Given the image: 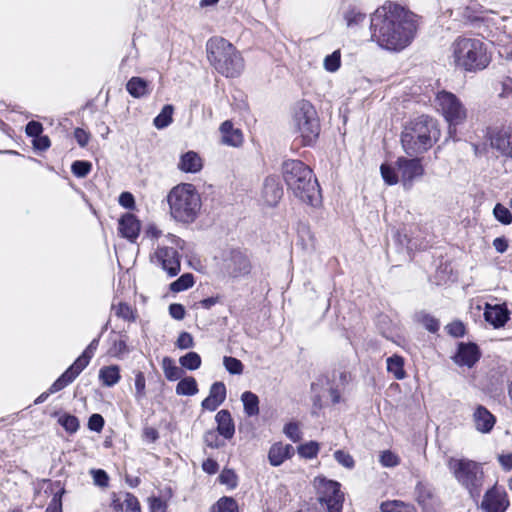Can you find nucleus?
Returning <instances> with one entry per match:
<instances>
[{
  "mask_svg": "<svg viewBox=\"0 0 512 512\" xmlns=\"http://www.w3.org/2000/svg\"><path fill=\"white\" fill-rule=\"evenodd\" d=\"M104 418L100 414H92L88 420V428L95 432H100L104 427Z\"/></svg>",
  "mask_w": 512,
  "mask_h": 512,
  "instance_id": "e2e57ef3",
  "label": "nucleus"
},
{
  "mask_svg": "<svg viewBox=\"0 0 512 512\" xmlns=\"http://www.w3.org/2000/svg\"><path fill=\"white\" fill-rule=\"evenodd\" d=\"M25 131L28 136L35 138L42 134L43 126L38 121H30L26 125Z\"/></svg>",
  "mask_w": 512,
  "mask_h": 512,
  "instance_id": "69168bd1",
  "label": "nucleus"
},
{
  "mask_svg": "<svg viewBox=\"0 0 512 512\" xmlns=\"http://www.w3.org/2000/svg\"><path fill=\"white\" fill-rule=\"evenodd\" d=\"M447 467L457 483L468 491L471 497L480 496L484 483L482 464L468 458L450 457Z\"/></svg>",
  "mask_w": 512,
  "mask_h": 512,
  "instance_id": "0eeeda50",
  "label": "nucleus"
},
{
  "mask_svg": "<svg viewBox=\"0 0 512 512\" xmlns=\"http://www.w3.org/2000/svg\"><path fill=\"white\" fill-rule=\"evenodd\" d=\"M416 501L421 506L423 512H435L437 498L431 485L418 482L415 488Z\"/></svg>",
  "mask_w": 512,
  "mask_h": 512,
  "instance_id": "a211bd4d",
  "label": "nucleus"
},
{
  "mask_svg": "<svg viewBox=\"0 0 512 512\" xmlns=\"http://www.w3.org/2000/svg\"><path fill=\"white\" fill-rule=\"evenodd\" d=\"M180 364L188 370H196L201 366V357L196 352H188L179 359Z\"/></svg>",
  "mask_w": 512,
  "mask_h": 512,
  "instance_id": "4c0bfd02",
  "label": "nucleus"
},
{
  "mask_svg": "<svg viewBox=\"0 0 512 512\" xmlns=\"http://www.w3.org/2000/svg\"><path fill=\"white\" fill-rule=\"evenodd\" d=\"M90 360L89 356L81 354L66 371L68 373H72L71 376L76 379V377L88 366Z\"/></svg>",
  "mask_w": 512,
  "mask_h": 512,
  "instance_id": "37998d69",
  "label": "nucleus"
},
{
  "mask_svg": "<svg viewBox=\"0 0 512 512\" xmlns=\"http://www.w3.org/2000/svg\"><path fill=\"white\" fill-rule=\"evenodd\" d=\"M58 422L68 433H75L79 429V420L74 415L64 414L59 417Z\"/></svg>",
  "mask_w": 512,
  "mask_h": 512,
  "instance_id": "a19ab883",
  "label": "nucleus"
},
{
  "mask_svg": "<svg viewBox=\"0 0 512 512\" xmlns=\"http://www.w3.org/2000/svg\"><path fill=\"white\" fill-rule=\"evenodd\" d=\"M434 105L448 123L449 137L455 139L457 126L467 118V109L455 94L445 90L436 94Z\"/></svg>",
  "mask_w": 512,
  "mask_h": 512,
  "instance_id": "6e6552de",
  "label": "nucleus"
},
{
  "mask_svg": "<svg viewBox=\"0 0 512 512\" xmlns=\"http://www.w3.org/2000/svg\"><path fill=\"white\" fill-rule=\"evenodd\" d=\"M319 451V444L315 441H310L298 447V453L301 457L312 459L316 457Z\"/></svg>",
  "mask_w": 512,
  "mask_h": 512,
  "instance_id": "de8ad7c7",
  "label": "nucleus"
},
{
  "mask_svg": "<svg viewBox=\"0 0 512 512\" xmlns=\"http://www.w3.org/2000/svg\"><path fill=\"white\" fill-rule=\"evenodd\" d=\"M294 452V448L290 444H283L281 442L275 443L270 447L268 459L272 466L281 465L286 459H289Z\"/></svg>",
  "mask_w": 512,
  "mask_h": 512,
  "instance_id": "5701e85b",
  "label": "nucleus"
},
{
  "mask_svg": "<svg viewBox=\"0 0 512 512\" xmlns=\"http://www.w3.org/2000/svg\"><path fill=\"white\" fill-rule=\"evenodd\" d=\"M480 351L474 343H459L457 353L453 357L454 362L459 366L471 368L480 358Z\"/></svg>",
  "mask_w": 512,
  "mask_h": 512,
  "instance_id": "dca6fc26",
  "label": "nucleus"
},
{
  "mask_svg": "<svg viewBox=\"0 0 512 512\" xmlns=\"http://www.w3.org/2000/svg\"><path fill=\"white\" fill-rule=\"evenodd\" d=\"M283 196V188L279 183L277 177L269 176L265 179L263 188H262V200L263 202L270 206H276L280 199Z\"/></svg>",
  "mask_w": 512,
  "mask_h": 512,
  "instance_id": "f3484780",
  "label": "nucleus"
},
{
  "mask_svg": "<svg viewBox=\"0 0 512 512\" xmlns=\"http://www.w3.org/2000/svg\"><path fill=\"white\" fill-rule=\"evenodd\" d=\"M176 346L179 349H189L194 346V340L190 333L188 332H182L178 336V339L176 341Z\"/></svg>",
  "mask_w": 512,
  "mask_h": 512,
  "instance_id": "680f3d73",
  "label": "nucleus"
},
{
  "mask_svg": "<svg viewBox=\"0 0 512 512\" xmlns=\"http://www.w3.org/2000/svg\"><path fill=\"white\" fill-rule=\"evenodd\" d=\"M50 145L51 142L48 136L40 134L33 139V147L36 150L45 151L50 147Z\"/></svg>",
  "mask_w": 512,
  "mask_h": 512,
  "instance_id": "338daca9",
  "label": "nucleus"
},
{
  "mask_svg": "<svg viewBox=\"0 0 512 512\" xmlns=\"http://www.w3.org/2000/svg\"><path fill=\"white\" fill-rule=\"evenodd\" d=\"M493 214L495 218L504 225H509L512 223V214L510 210L500 203L495 205Z\"/></svg>",
  "mask_w": 512,
  "mask_h": 512,
  "instance_id": "49530a36",
  "label": "nucleus"
},
{
  "mask_svg": "<svg viewBox=\"0 0 512 512\" xmlns=\"http://www.w3.org/2000/svg\"><path fill=\"white\" fill-rule=\"evenodd\" d=\"M383 180L388 185H395L399 181V177L395 170L387 164H382L380 167Z\"/></svg>",
  "mask_w": 512,
  "mask_h": 512,
  "instance_id": "3c124183",
  "label": "nucleus"
},
{
  "mask_svg": "<svg viewBox=\"0 0 512 512\" xmlns=\"http://www.w3.org/2000/svg\"><path fill=\"white\" fill-rule=\"evenodd\" d=\"M91 474L95 485L99 487H107L109 482L108 474L102 469H92Z\"/></svg>",
  "mask_w": 512,
  "mask_h": 512,
  "instance_id": "052dcab7",
  "label": "nucleus"
},
{
  "mask_svg": "<svg viewBox=\"0 0 512 512\" xmlns=\"http://www.w3.org/2000/svg\"><path fill=\"white\" fill-rule=\"evenodd\" d=\"M169 212L177 222L189 224L196 220L202 207L201 196L190 183H180L167 195Z\"/></svg>",
  "mask_w": 512,
  "mask_h": 512,
  "instance_id": "7ed1b4c3",
  "label": "nucleus"
},
{
  "mask_svg": "<svg viewBox=\"0 0 512 512\" xmlns=\"http://www.w3.org/2000/svg\"><path fill=\"white\" fill-rule=\"evenodd\" d=\"M210 64L225 77H238L244 70V60L239 51L222 37H213L206 44Z\"/></svg>",
  "mask_w": 512,
  "mask_h": 512,
  "instance_id": "20e7f679",
  "label": "nucleus"
},
{
  "mask_svg": "<svg viewBox=\"0 0 512 512\" xmlns=\"http://www.w3.org/2000/svg\"><path fill=\"white\" fill-rule=\"evenodd\" d=\"M318 500L325 506L328 512H341L344 501V494L340 490V484L325 478H316Z\"/></svg>",
  "mask_w": 512,
  "mask_h": 512,
  "instance_id": "9d476101",
  "label": "nucleus"
},
{
  "mask_svg": "<svg viewBox=\"0 0 512 512\" xmlns=\"http://www.w3.org/2000/svg\"><path fill=\"white\" fill-rule=\"evenodd\" d=\"M366 15L356 9H350L345 12L344 19L349 28L356 27L365 21Z\"/></svg>",
  "mask_w": 512,
  "mask_h": 512,
  "instance_id": "ea45409f",
  "label": "nucleus"
},
{
  "mask_svg": "<svg viewBox=\"0 0 512 512\" xmlns=\"http://www.w3.org/2000/svg\"><path fill=\"white\" fill-rule=\"evenodd\" d=\"M472 423L479 433L489 434L496 424V417L485 406L477 405L472 414Z\"/></svg>",
  "mask_w": 512,
  "mask_h": 512,
  "instance_id": "2eb2a0df",
  "label": "nucleus"
},
{
  "mask_svg": "<svg viewBox=\"0 0 512 512\" xmlns=\"http://www.w3.org/2000/svg\"><path fill=\"white\" fill-rule=\"evenodd\" d=\"M226 399V386L223 382L211 385L209 395L202 401L203 409L215 411Z\"/></svg>",
  "mask_w": 512,
  "mask_h": 512,
  "instance_id": "412c9836",
  "label": "nucleus"
},
{
  "mask_svg": "<svg viewBox=\"0 0 512 512\" xmlns=\"http://www.w3.org/2000/svg\"><path fill=\"white\" fill-rule=\"evenodd\" d=\"M113 508L116 511L141 512L138 499L131 493H126L121 503L118 500H114Z\"/></svg>",
  "mask_w": 512,
  "mask_h": 512,
  "instance_id": "c85d7f7f",
  "label": "nucleus"
},
{
  "mask_svg": "<svg viewBox=\"0 0 512 512\" xmlns=\"http://www.w3.org/2000/svg\"><path fill=\"white\" fill-rule=\"evenodd\" d=\"M126 89L134 98H142L151 93L149 82L141 77H132L127 82Z\"/></svg>",
  "mask_w": 512,
  "mask_h": 512,
  "instance_id": "bb28decb",
  "label": "nucleus"
},
{
  "mask_svg": "<svg viewBox=\"0 0 512 512\" xmlns=\"http://www.w3.org/2000/svg\"><path fill=\"white\" fill-rule=\"evenodd\" d=\"M173 106L165 105L161 112L154 118V125L158 129L166 128L172 122Z\"/></svg>",
  "mask_w": 512,
  "mask_h": 512,
  "instance_id": "f704fd0d",
  "label": "nucleus"
},
{
  "mask_svg": "<svg viewBox=\"0 0 512 512\" xmlns=\"http://www.w3.org/2000/svg\"><path fill=\"white\" fill-rule=\"evenodd\" d=\"M380 510L381 512H416V508L412 504L400 500L382 502Z\"/></svg>",
  "mask_w": 512,
  "mask_h": 512,
  "instance_id": "7c9ffc66",
  "label": "nucleus"
},
{
  "mask_svg": "<svg viewBox=\"0 0 512 512\" xmlns=\"http://www.w3.org/2000/svg\"><path fill=\"white\" fill-rule=\"evenodd\" d=\"M223 364H224L226 370L230 374L240 375L243 372L244 366H243L242 362L240 360H238L237 358H234L231 356H225L223 358Z\"/></svg>",
  "mask_w": 512,
  "mask_h": 512,
  "instance_id": "09e8293b",
  "label": "nucleus"
},
{
  "mask_svg": "<svg viewBox=\"0 0 512 512\" xmlns=\"http://www.w3.org/2000/svg\"><path fill=\"white\" fill-rule=\"evenodd\" d=\"M218 479L221 484L226 485L229 489H234L238 485V477L232 469H223Z\"/></svg>",
  "mask_w": 512,
  "mask_h": 512,
  "instance_id": "a18cd8bd",
  "label": "nucleus"
},
{
  "mask_svg": "<svg viewBox=\"0 0 512 512\" xmlns=\"http://www.w3.org/2000/svg\"><path fill=\"white\" fill-rule=\"evenodd\" d=\"M485 320L495 328L502 327L508 321L509 316L506 309L499 305L491 306L486 304L484 311Z\"/></svg>",
  "mask_w": 512,
  "mask_h": 512,
  "instance_id": "393cba45",
  "label": "nucleus"
},
{
  "mask_svg": "<svg viewBox=\"0 0 512 512\" xmlns=\"http://www.w3.org/2000/svg\"><path fill=\"white\" fill-rule=\"evenodd\" d=\"M509 505L510 502L505 489L494 485L485 492L481 502V509L484 512H505Z\"/></svg>",
  "mask_w": 512,
  "mask_h": 512,
  "instance_id": "f8f14e48",
  "label": "nucleus"
},
{
  "mask_svg": "<svg viewBox=\"0 0 512 512\" xmlns=\"http://www.w3.org/2000/svg\"><path fill=\"white\" fill-rule=\"evenodd\" d=\"M403 365V358L398 355H393L387 359V370L392 373L396 379H403L405 377Z\"/></svg>",
  "mask_w": 512,
  "mask_h": 512,
  "instance_id": "72a5a7b5",
  "label": "nucleus"
},
{
  "mask_svg": "<svg viewBox=\"0 0 512 512\" xmlns=\"http://www.w3.org/2000/svg\"><path fill=\"white\" fill-rule=\"evenodd\" d=\"M92 169V164L89 161L76 160L71 165V171L74 176L78 178L86 177Z\"/></svg>",
  "mask_w": 512,
  "mask_h": 512,
  "instance_id": "c03bdc74",
  "label": "nucleus"
},
{
  "mask_svg": "<svg viewBox=\"0 0 512 512\" xmlns=\"http://www.w3.org/2000/svg\"><path fill=\"white\" fill-rule=\"evenodd\" d=\"M227 272L234 277L244 275L250 271V262L241 251H232L230 257L225 260Z\"/></svg>",
  "mask_w": 512,
  "mask_h": 512,
  "instance_id": "6ab92c4d",
  "label": "nucleus"
},
{
  "mask_svg": "<svg viewBox=\"0 0 512 512\" xmlns=\"http://www.w3.org/2000/svg\"><path fill=\"white\" fill-rule=\"evenodd\" d=\"M222 142L226 145L238 147L243 142V134L240 129L233 127L232 122L225 121L220 126Z\"/></svg>",
  "mask_w": 512,
  "mask_h": 512,
  "instance_id": "a878e982",
  "label": "nucleus"
},
{
  "mask_svg": "<svg viewBox=\"0 0 512 512\" xmlns=\"http://www.w3.org/2000/svg\"><path fill=\"white\" fill-rule=\"evenodd\" d=\"M447 332L453 337H461L465 334V327L462 322L455 321L446 326Z\"/></svg>",
  "mask_w": 512,
  "mask_h": 512,
  "instance_id": "0e129e2a",
  "label": "nucleus"
},
{
  "mask_svg": "<svg viewBox=\"0 0 512 512\" xmlns=\"http://www.w3.org/2000/svg\"><path fill=\"white\" fill-rule=\"evenodd\" d=\"M194 284V277L191 273H185L181 275L177 280L171 283L170 289L173 292H181L184 291L190 287H192Z\"/></svg>",
  "mask_w": 512,
  "mask_h": 512,
  "instance_id": "e433bc0d",
  "label": "nucleus"
},
{
  "mask_svg": "<svg viewBox=\"0 0 512 512\" xmlns=\"http://www.w3.org/2000/svg\"><path fill=\"white\" fill-rule=\"evenodd\" d=\"M90 360L89 356L81 354L66 371L68 373H72L71 376L76 379V377L88 366Z\"/></svg>",
  "mask_w": 512,
  "mask_h": 512,
  "instance_id": "79ce46f5",
  "label": "nucleus"
},
{
  "mask_svg": "<svg viewBox=\"0 0 512 512\" xmlns=\"http://www.w3.org/2000/svg\"><path fill=\"white\" fill-rule=\"evenodd\" d=\"M149 508L150 512H166L167 505L162 499L153 497L149 499Z\"/></svg>",
  "mask_w": 512,
  "mask_h": 512,
  "instance_id": "774afa93",
  "label": "nucleus"
},
{
  "mask_svg": "<svg viewBox=\"0 0 512 512\" xmlns=\"http://www.w3.org/2000/svg\"><path fill=\"white\" fill-rule=\"evenodd\" d=\"M217 512H238L237 502L230 497H223L217 502Z\"/></svg>",
  "mask_w": 512,
  "mask_h": 512,
  "instance_id": "603ef678",
  "label": "nucleus"
},
{
  "mask_svg": "<svg viewBox=\"0 0 512 512\" xmlns=\"http://www.w3.org/2000/svg\"><path fill=\"white\" fill-rule=\"evenodd\" d=\"M115 314L117 317L122 318L126 321H134L135 316L133 314L132 308L126 303H119L118 306L114 307Z\"/></svg>",
  "mask_w": 512,
  "mask_h": 512,
  "instance_id": "6e6d98bb",
  "label": "nucleus"
},
{
  "mask_svg": "<svg viewBox=\"0 0 512 512\" xmlns=\"http://www.w3.org/2000/svg\"><path fill=\"white\" fill-rule=\"evenodd\" d=\"M490 145L502 156L512 158V128L503 127L489 133Z\"/></svg>",
  "mask_w": 512,
  "mask_h": 512,
  "instance_id": "4468645a",
  "label": "nucleus"
},
{
  "mask_svg": "<svg viewBox=\"0 0 512 512\" xmlns=\"http://www.w3.org/2000/svg\"><path fill=\"white\" fill-rule=\"evenodd\" d=\"M341 65V52L340 50H335L332 54L327 55L324 58L323 66L328 72H336Z\"/></svg>",
  "mask_w": 512,
  "mask_h": 512,
  "instance_id": "58836bf2",
  "label": "nucleus"
},
{
  "mask_svg": "<svg viewBox=\"0 0 512 512\" xmlns=\"http://www.w3.org/2000/svg\"><path fill=\"white\" fill-rule=\"evenodd\" d=\"M219 433L214 430H209L204 434V442L210 448H220L224 446V441L219 438Z\"/></svg>",
  "mask_w": 512,
  "mask_h": 512,
  "instance_id": "864d4df0",
  "label": "nucleus"
},
{
  "mask_svg": "<svg viewBox=\"0 0 512 512\" xmlns=\"http://www.w3.org/2000/svg\"><path fill=\"white\" fill-rule=\"evenodd\" d=\"M283 432L293 442H298L301 439L300 428L296 422L287 423L284 426Z\"/></svg>",
  "mask_w": 512,
  "mask_h": 512,
  "instance_id": "4d7b16f0",
  "label": "nucleus"
},
{
  "mask_svg": "<svg viewBox=\"0 0 512 512\" xmlns=\"http://www.w3.org/2000/svg\"><path fill=\"white\" fill-rule=\"evenodd\" d=\"M283 179L288 190L301 202L317 206L321 194L313 171L300 160H287L282 165Z\"/></svg>",
  "mask_w": 512,
  "mask_h": 512,
  "instance_id": "f03ea898",
  "label": "nucleus"
},
{
  "mask_svg": "<svg viewBox=\"0 0 512 512\" xmlns=\"http://www.w3.org/2000/svg\"><path fill=\"white\" fill-rule=\"evenodd\" d=\"M217 432L225 439L233 438L235 434V425L230 412L226 409L220 410L216 416Z\"/></svg>",
  "mask_w": 512,
  "mask_h": 512,
  "instance_id": "4be33fe9",
  "label": "nucleus"
},
{
  "mask_svg": "<svg viewBox=\"0 0 512 512\" xmlns=\"http://www.w3.org/2000/svg\"><path fill=\"white\" fill-rule=\"evenodd\" d=\"M135 400L138 404L146 398V379L141 371L135 372Z\"/></svg>",
  "mask_w": 512,
  "mask_h": 512,
  "instance_id": "c9c22d12",
  "label": "nucleus"
},
{
  "mask_svg": "<svg viewBox=\"0 0 512 512\" xmlns=\"http://www.w3.org/2000/svg\"><path fill=\"white\" fill-rule=\"evenodd\" d=\"M451 59L455 67L467 72L483 70L490 63L484 42L476 38H457L451 45Z\"/></svg>",
  "mask_w": 512,
  "mask_h": 512,
  "instance_id": "39448f33",
  "label": "nucleus"
},
{
  "mask_svg": "<svg viewBox=\"0 0 512 512\" xmlns=\"http://www.w3.org/2000/svg\"><path fill=\"white\" fill-rule=\"evenodd\" d=\"M419 321L431 333H436L439 330V321L429 314H421Z\"/></svg>",
  "mask_w": 512,
  "mask_h": 512,
  "instance_id": "5fc2aeb1",
  "label": "nucleus"
},
{
  "mask_svg": "<svg viewBox=\"0 0 512 512\" xmlns=\"http://www.w3.org/2000/svg\"><path fill=\"white\" fill-rule=\"evenodd\" d=\"M417 29V16L397 2H384L370 17L371 40L389 51L408 47Z\"/></svg>",
  "mask_w": 512,
  "mask_h": 512,
  "instance_id": "f257e3e1",
  "label": "nucleus"
},
{
  "mask_svg": "<svg viewBox=\"0 0 512 512\" xmlns=\"http://www.w3.org/2000/svg\"><path fill=\"white\" fill-rule=\"evenodd\" d=\"M198 392V386L195 378L186 377L181 379L176 386V393L178 395L192 396Z\"/></svg>",
  "mask_w": 512,
  "mask_h": 512,
  "instance_id": "473e14b6",
  "label": "nucleus"
},
{
  "mask_svg": "<svg viewBox=\"0 0 512 512\" xmlns=\"http://www.w3.org/2000/svg\"><path fill=\"white\" fill-rule=\"evenodd\" d=\"M241 401L243 402L244 412L247 416H257L259 414V398L251 392L245 391L241 395Z\"/></svg>",
  "mask_w": 512,
  "mask_h": 512,
  "instance_id": "c756f323",
  "label": "nucleus"
},
{
  "mask_svg": "<svg viewBox=\"0 0 512 512\" xmlns=\"http://www.w3.org/2000/svg\"><path fill=\"white\" fill-rule=\"evenodd\" d=\"M293 128L303 145H311L319 136L320 123L315 108L307 101L300 102L293 115Z\"/></svg>",
  "mask_w": 512,
  "mask_h": 512,
  "instance_id": "1a4fd4ad",
  "label": "nucleus"
},
{
  "mask_svg": "<svg viewBox=\"0 0 512 512\" xmlns=\"http://www.w3.org/2000/svg\"><path fill=\"white\" fill-rule=\"evenodd\" d=\"M178 168L185 173H198L203 167V162L198 153L188 151L181 155Z\"/></svg>",
  "mask_w": 512,
  "mask_h": 512,
  "instance_id": "b1692460",
  "label": "nucleus"
},
{
  "mask_svg": "<svg viewBox=\"0 0 512 512\" xmlns=\"http://www.w3.org/2000/svg\"><path fill=\"white\" fill-rule=\"evenodd\" d=\"M141 229L140 221L131 213L124 214L118 221V231L123 238L135 242Z\"/></svg>",
  "mask_w": 512,
  "mask_h": 512,
  "instance_id": "aec40b11",
  "label": "nucleus"
},
{
  "mask_svg": "<svg viewBox=\"0 0 512 512\" xmlns=\"http://www.w3.org/2000/svg\"><path fill=\"white\" fill-rule=\"evenodd\" d=\"M72 373H68L65 371L51 386H50V392L56 393L62 389H64L66 386H68L70 383H72L75 379L71 376Z\"/></svg>",
  "mask_w": 512,
  "mask_h": 512,
  "instance_id": "8fccbe9b",
  "label": "nucleus"
},
{
  "mask_svg": "<svg viewBox=\"0 0 512 512\" xmlns=\"http://www.w3.org/2000/svg\"><path fill=\"white\" fill-rule=\"evenodd\" d=\"M157 262L170 276H175L180 271V257L174 247L162 245L155 252Z\"/></svg>",
  "mask_w": 512,
  "mask_h": 512,
  "instance_id": "ddd939ff",
  "label": "nucleus"
},
{
  "mask_svg": "<svg viewBox=\"0 0 512 512\" xmlns=\"http://www.w3.org/2000/svg\"><path fill=\"white\" fill-rule=\"evenodd\" d=\"M334 458L339 464H341L345 468L351 469L355 465L353 457L349 453L344 452L342 450H337L334 453Z\"/></svg>",
  "mask_w": 512,
  "mask_h": 512,
  "instance_id": "bf43d9fd",
  "label": "nucleus"
},
{
  "mask_svg": "<svg viewBox=\"0 0 512 512\" xmlns=\"http://www.w3.org/2000/svg\"><path fill=\"white\" fill-rule=\"evenodd\" d=\"M120 369L117 365L102 367L99 371V379L106 387H112L120 381Z\"/></svg>",
  "mask_w": 512,
  "mask_h": 512,
  "instance_id": "cd10ccee",
  "label": "nucleus"
},
{
  "mask_svg": "<svg viewBox=\"0 0 512 512\" xmlns=\"http://www.w3.org/2000/svg\"><path fill=\"white\" fill-rule=\"evenodd\" d=\"M440 135L436 122L425 115L419 116L405 126L401 135V143L408 155L428 150Z\"/></svg>",
  "mask_w": 512,
  "mask_h": 512,
  "instance_id": "423d86ee",
  "label": "nucleus"
},
{
  "mask_svg": "<svg viewBox=\"0 0 512 512\" xmlns=\"http://www.w3.org/2000/svg\"><path fill=\"white\" fill-rule=\"evenodd\" d=\"M396 166L405 189H410L414 181L421 178L424 174V168L418 158L407 159L400 157L396 161Z\"/></svg>",
  "mask_w": 512,
  "mask_h": 512,
  "instance_id": "9b49d317",
  "label": "nucleus"
},
{
  "mask_svg": "<svg viewBox=\"0 0 512 512\" xmlns=\"http://www.w3.org/2000/svg\"><path fill=\"white\" fill-rule=\"evenodd\" d=\"M399 462V457L390 450L383 451L380 454V463L384 467H395L399 464Z\"/></svg>",
  "mask_w": 512,
  "mask_h": 512,
  "instance_id": "13d9d810",
  "label": "nucleus"
},
{
  "mask_svg": "<svg viewBox=\"0 0 512 512\" xmlns=\"http://www.w3.org/2000/svg\"><path fill=\"white\" fill-rule=\"evenodd\" d=\"M162 369L165 377L169 381L179 380L182 376V370L175 365V362L170 357H164L162 360Z\"/></svg>",
  "mask_w": 512,
  "mask_h": 512,
  "instance_id": "2f4dec72",
  "label": "nucleus"
}]
</instances>
